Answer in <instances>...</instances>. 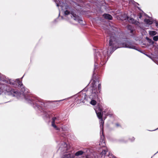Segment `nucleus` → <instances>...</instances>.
<instances>
[{
  "label": "nucleus",
  "instance_id": "obj_26",
  "mask_svg": "<svg viewBox=\"0 0 158 158\" xmlns=\"http://www.w3.org/2000/svg\"><path fill=\"white\" fill-rule=\"evenodd\" d=\"M40 110V111L42 112L43 113V110H43V109H42V110Z\"/></svg>",
  "mask_w": 158,
  "mask_h": 158
},
{
  "label": "nucleus",
  "instance_id": "obj_15",
  "mask_svg": "<svg viewBox=\"0 0 158 158\" xmlns=\"http://www.w3.org/2000/svg\"><path fill=\"white\" fill-rule=\"evenodd\" d=\"M144 21L145 23L149 25H151L152 23V21L149 19H145Z\"/></svg>",
  "mask_w": 158,
  "mask_h": 158
},
{
  "label": "nucleus",
  "instance_id": "obj_20",
  "mask_svg": "<svg viewBox=\"0 0 158 158\" xmlns=\"http://www.w3.org/2000/svg\"><path fill=\"white\" fill-rule=\"evenodd\" d=\"M113 114V113L112 111H110L106 113V116H109L110 117H111Z\"/></svg>",
  "mask_w": 158,
  "mask_h": 158
},
{
  "label": "nucleus",
  "instance_id": "obj_27",
  "mask_svg": "<svg viewBox=\"0 0 158 158\" xmlns=\"http://www.w3.org/2000/svg\"><path fill=\"white\" fill-rule=\"evenodd\" d=\"M132 138V140H131V141H133L135 140V138L134 137H133Z\"/></svg>",
  "mask_w": 158,
  "mask_h": 158
},
{
  "label": "nucleus",
  "instance_id": "obj_4",
  "mask_svg": "<svg viewBox=\"0 0 158 158\" xmlns=\"http://www.w3.org/2000/svg\"><path fill=\"white\" fill-rule=\"evenodd\" d=\"M89 150L87 149L86 152L88 153L86 155V158H115V157L110 152H108L107 149L103 150L99 156L96 155L95 153L90 152Z\"/></svg>",
  "mask_w": 158,
  "mask_h": 158
},
{
  "label": "nucleus",
  "instance_id": "obj_17",
  "mask_svg": "<svg viewBox=\"0 0 158 158\" xmlns=\"http://www.w3.org/2000/svg\"><path fill=\"white\" fill-rule=\"evenodd\" d=\"M144 16H146L148 17H149L145 13H144V12H142V13H140L139 15H138L139 18V19H141V18L143 17Z\"/></svg>",
  "mask_w": 158,
  "mask_h": 158
},
{
  "label": "nucleus",
  "instance_id": "obj_28",
  "mask_svg": "<svg viewBox=\"0 0 158 158\" xmlns=\"http://www.w3.org/2000/svg\"><path fill=\"white\" fill-rule=\"evenodd\" d=\"M128 0L129 1V2H131L132 1V0Z\"/></svg>",
  "mask_w": 158,
  "mask_h": 158
},
{
  "label": "nucleus",
  "instance_id": "obj_2",
  "mask_svg": "<svg viewBox=\"0 0 158 158\" xmlns=\"http://www.w3.org/2000/svg\"><path fill=\"white\" fill-rule=\"evenodd\" d=\"M3 81L6 84H4L0 87L3 92L6 94L11 95L19 98L24 97L27 102L31 104L33 107L40 109L42 107L45 106V103L43 101L35 98L28 93V90L25 88L19 79L16 81L11 79L4 80Z\"/></svg>",
  "mask_w": 158,
  "mask_h": 158
},
{
  "label": "nucleus",
  "instance_id": "obj_3",
  "mask_svg": "<svg viewBox=\"0 0 158 158\" xmlns=\"http://www.w3.org/2000/svg\"><path fill=\"white\" fill-rule=\"evenodd\" d=\"M99 111H98L97 109L95 110V111L97 116L99 119H100V127L101 130L102 134H101L100 139V140L99 145L102 147H104L106 144L105 143L104 139V136L103 134V126L104 123V121L102 118V114H104V112H102V110L100 108H98Z\"/></svg>",
  "mask_w": 158,
  "mask_h": 158
},
{
  "label": "nucleus",
  "instance_id": "obj_7",
  "mask_svg": "<svg viewBox=\"0 0 158 158\" xmlns=\"http://www.w3.org/2000/svg\"><path fill=\"white\" fill-rule=\"evenodd\" d=\"M71 18H73V19L77 21L80 24L83 25L84 24L83 21L81 19V18L77 15L76 14L72 13H71Z\"/></svg>",
  "mask_w": 158,
  "mask_h": 158
},
{
  "label": "nucleus",
  "instance_id": "obj_19",
  "mask_svg": "<svg viewBox=\"0 0 158 158\" xmlns=\"http://www.w3.org/2000/svg\"><path fill=\"white\" fill-rule=\"evenodd\" d=\"M96 102L95 100H92L91 101L90 103L93 105H94L96 104Z\"/></svg>",
  "mask_w": 158,
  "mask_h": 158
},
{
  "label": "nucleus",
  "instance_id": "obj_12",
  "mask_svg": "<svg viewBox=\"0 0 158 158\" xmlns=\"http://www.w3.org/2000/svg\"><path fill=\"white\" fill-rule=\"evenodd\" d=\"M127 28L128 30L130 31V33L132 34V35H134V31H135L134 28L130 25H128Z\"/></svg>",
  "mask_w": 158,
  "mask_h": 158
},
{
  "label": "nucleus",
  "instance_id": "obj_30",
  "mask_svg": "<svg viewBox=\"0 0 158 158\" xmlns=\"http://www.w3.org/2000/svg\"><path fill=\"white\" fill-rule=\"evenodd\" d=\"M156 26H157V27H158V25H156Z\"/></svg>",
  "mask_w": 158,
  "mask_h": 158
},
{
  "label": "nucleus",
  "instance_id": "obj_24",
  "mask_svg": "<svg viewBox=\"0 0 158 158\" xmlns=\"http://www.w3.org/2000/svg\"><path fill=\"white\" fill-rule=\"evenodd\" d=\"M116 126L117 127H118L120 126V125H119V124H118V123H116Z\"/></svg>",
  "mask_w": 158,
  "mask_h": 158
},
{
  "label": "nucleus",
  "instance_id": "obj_11",
  "mask_svg": "<svg viewBox=\"0 0 158 158\" xmlns=\"http://www.w3.org/2000/svg\"><path fill=\"white\" fill-rule=\"evenodd\" d=\"M87 97V95L86 94H80V98L79 99L80 101H81L83 102H84V100H85Z\"/></svg>",
  "mask_w": 158,
  "mask_h": 158
},
{
  "label": "nucleus",
  "instance_id": "obj_8",
  "mask_svg": "<svg viewBox=\"0 0 158 158\" xmlns=\"http://www.w3.org/2000/svg\"><path fill=\"white\" fill-rule=\"evenodd\" d=\"M59 3H58L56 2V6L57 7L60 6L61 9L62 10H64V9H70V7L68 6L66 4L61 2L60 1H59Z\"/></svg>",
  "mask_w": 158,
  "mask_h": 158
},
{
  "label": "nucleus",
  "instance_id": "obj_22",
  "mask_svg": "<svg viewBox=\"0 0 158 158\" xmlns=\"http://www.w3.org/2000/svg\"><path fill=\"white\" fill-rule=\"evenodd\" d=\"M98 89L99 91V92L100 93V92L101 90V84H98Z\"/></svg>",
  "mask_w": 158,
  "mask_h": 158
},
{
  "label": "nucleus",
  "instance_id": "obj_5",
  "mask_svg": "<svg viewBox=\"0 0 158 158\" xmlns=\"http://www.w3.org/2000/svg\"><path fill=\"white\" fill-rule=\"evenodd\" d=\"M59 146L58 151L62 153H67L64 154L62 158H75V156L73 154L69 152V147L65 142H61Z\"/></svg>",
  "mask_w": 158,
  "mask_h": 158
},
{
  "label": "nucleus",
  "instance_id": "obj_25",
  "mask_svg": "<svg viewBox=\"0 0 158 158\" xmlns=\"http://www.w3.org/2000/svg\"><path fill=\"white\" fill-rule=\"evenodd\" d=\"M146 55L147 56H148V57H149V58H151V56H150V55H147V54H146Z\"/></svg>",
  "mask_w": 158,
  "mask_h": 158
},
{
  "label": "nucleus",
  "instance_id": "obj_31",
  "mask_svg": "<svg viewBox=\"0 0 158 158\" xmlns=\"http://www.w3.org/2000/svg\"><path fill=\"white\" fill-rule=\"evenodd\" d=\"M158 129V128H157V129H156H156Z\"/></svg>",
  "mask_w": 158,
  "mask_h": 158
},
{
  "label": "nucleus",
  "instance_id": "obj_18",
  "mask_svg": "<svg viewBox=\"0 0 158 158\" xmlns=\"http://www.w3.org/2000/svg\"><path fill=\"white\" fill-rule=\"evenodd\" d=\"M149 34L151 36L154 35L156 34V32L155 31H151L149 32Z\"/></svg>",
  "mask_w": 158,
  "mask_h": 158
},
{
  "label": "nucleus",
  "instance_id": "obj_29",
  "mask_svg": "<svg viewBox=\"0 0 158 158\" xmlns=\"http://www.w3.org/2000/svg\"><path fill=\"white\" fill-rule=\"evenodd\" d=\"M64 100V99H63V100H59V101H59H59H62L63 100Z\"/></svg>",
  "mask_w": 158,
  "mask_h": 158
},
{
  "label": "nucleus",
  "instance_id": "obj_1",
  "mask_svg": "<svg viewBox=\"0 0 158 158\" xmlns=\"http://www.w3.org/2000/svg\"><path fill=\"white\" fill-rule=\"evenodd\" d=\"M117 29H113L111 31L106 30L105 32L108 34L107 37L109 39V46L107 49L103 48L100 51H98L94 54V70L98 68V64L100 63L101 65H103L106 63L110 56L116 49L119 48L123 47L129 48L133 49L140 52L137 48L131 42L126 41L122 43V39L119 36L116 35Z\"/></svg>",
  "mask_w": 158,
  "mask_h": 158
},
{
  "label": "nucleus",
  "instance_id": "obj_14",
  "mask_svg": "<svg viewBox=\"0 0 158 158\" xmlns=\"http://www.w3.org/2000/svg\"><path fill=\"white\" fill-rule=\"evenodd\" d=\"M129 21L130 23H131L135 24H137L139 23L138 21L135 20V19L132 18H130L129 20Z\"/></svg>",
  "mask_w": 158,
  "mask_h": 158
},
{
  "label": "nucleus",
  "instance_id": "obj_10",
  "mask_svg": "<svg viewBox=\"0 0 158 158\" xmlns=\"http://www.w3.org/2000/svg\"><path fill=\"white\" fill-rule=\"evenodd\" d=\"M59 120L58 118L56 117H53L52 118V126L56 130H59L60 129L57 127L55 124V121Z\"/></svg>",
  "mask_w": 158,
  "mask_h": 158
},
{
  "label": "nucleus",
  "instance_id": "obj_9",
  "mask_svg": "<svg viewBox=\"0 0 158 158\" xmlns=\"http://www.w3.org/2000/svg\"><path fill=\"white\" fill-rule=\"evenodd\" d=\"M51 115V113L49 111L43 110V117L44 119H49Z\"/></svg>",
  "mask_w": 158,
  "mask_h": 158
},
{
  "label": "nucleus",
  "instance_id": "obj_13",
  "mask_svg": "<svg viewBox=\"0 0 158 158\" xmlns=\"http://www.w3.org/2000/svg\"><path fill=\"white\" fill-rule=\"evenodd\" d=\"M103 16L106 19L109 20H111L112 19V16L109 14H104L103 15Z\"/></svg>",
  "mask_w": 158,
  "mask_h": 158
},
{
  "label": "nucleus",
  "instance_id": "obj_6",
  "mask_svg": "<svg viewBox=\"0 0 158 158\" xmlns=\"http://www.w3.org/2000/svg\"><path fill=\"white\" fill-rule=\"evenodd\" d=\"M91 89L90 91L88 90L87 93L89 92H91V94L89 95V98L93 99H96L98 98V92H97V85L95 84L94 81H93L91 84Z\"/></svg>",
  "mask_w": 158,
  "mask_h": 158
},
{
  "label": "nucleus",
  "instance_id": "obj_23",
  "mask_svg": "<svg viewBox=\"0 0 158 158\" xmlns=\"http://www.w3.org/2000/svg\"><path fill=\"white\" fill-rule=\"evenodd\" d=\"M64 15H66L69 14V12L68 10H65L64 12Z\"/></svg>",
  "mask_w": 158,
  "mask_h": 158
},
{
  "label": "nucleus",
  "instance_id": "obj_21",
  "mask_svg": "<svg viewBox=\"0 0 158 158\" xmlns=\"http://www.w3.org/2000/svg\"><path fill=\"white\" fill-rule=\"evenodd\" d=\"M153 40L155 41H157L158 40V36H156L153 37Z\"/></svg>",
  "mask_w": 158,
  "mask_h": 158
},
{
  "label": "nucleus",
  "instance_id": "obj_16",
  "mask_svg": "<svg viewBox=\"0 0 158 158\" xmlns=\"http://www.w3.org/2000/svg\"><path fill=\"white\" fill-rule=\"evenodd\" d=\"M84 153L85 154V152L82 151H79L75 153V155L77 156H78L79 155H82Z\"/></svg>",
  "mask_w": 158,
  "mask_h": 158
}]
</instances>
